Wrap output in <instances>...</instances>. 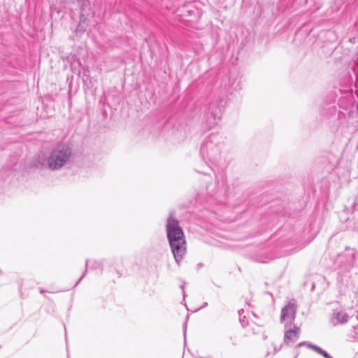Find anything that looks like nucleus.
<instances>
[{
    "label": "nucleus",
    "mask_w": 358,
    "mask_h": 358,
    "mask_svg": "<svg viewBox=\"0 0 358 358\" xmlns=\"http://www.w3.org/2000/svg\"><path fill=\"white\" fill-rule=\"evenodd\" d=\"M222 115V106L217 100L213 101L210 103L207 111L205 113L203 122L208 129H211L219 123Z\"/></svg>",
    "instance_id": "obj_4"
},
{
    "label": "nucleus",
    "mask_w": 358,
    "mask_h": 358,
    "mask_svg": "<svg viewBox=\"0 0 358 358\" xmlns=\"http://www.w3.org/2000/svg\"><path fill=\"white\" fill-rule=\"evenodd\" d=\"M221 181L218 180L217 182V188L216 189L210 190V186L207 187L208 192L211 195L213 196L215 194H218L220 192V189L222 188L225 183V180L224 176L222 174L220 175Z\"/></svg>",
    "instance_id": "obj_7"
},
{
    "label": "nucleus",
    "mask_w": 358,
    "mask_h": 358,
    "mask_svg": "<svg viewBox=\"0 0 358 358\" xmlns=\"http://www.w3.org/2000/svg\"><path fill=\"white\" fill-rule=\"evenodd\" d=\"M321 355H322L325 358H332L327 352L325 351H323L322 353L321 354Z\"/></svg>",
    "instance_id": "obj_11"
},
{
    "label": "nucleus",
    "mask_w": 358,
    "mask_h": 358,
    "mask_svg": "<svg viewBox=\"0 0 358 358\" xmlns=\"http://www.w3.org/2000/svg\"><path fill=\"white\" fill-rule=\"evenodd\" d=\"M72 157V149L66 144H58L45 155L39 156L38 164L43 168L58 171L69 163Z\"/></svg>",
    "instance_id": "obj_1"
},
{
    "label": "nucleus",
    "mask_w": 358,
    "mask_h": 358,
    "mask_svg": "<svg viewBox=\"0 0 358 358\" xmlns=\"http://www.w3.org/2000/svg\"><path fill=\"white\" fill-rule=\"evenodd\" d=\"M296 306L294 303L289 301L282 308L281 312V321L292 324L296 316Z\"/></svg>",
    "instance_id": "obj_5"
},
{
    "label": "nucleus",
    "mask_w": 358,
    "mask_h": 358,
    "mask_svg": "<svg viewBox=\"0 0 358 358\" xmlns=\"http://www.w3.org/2000/svg\"><path fill=\"white\" fill-rule=\"evenodd\" d=\"M299 334V328L295 327L294 329L287 330L284 336V341L287 344L294 343L297 341Z\"/></svg>",
    "instance_id": "obj_6"
},
{
    "label": "nucleus",
    "mask_w": 358,
    "mask_h": 358,
    "mask_svg": "<svg viewBox=\"0 0 358 358\" xmlns=\"http://www.w3.org/2000/svg\"><path fill=\"white\" fill-rule=\"evenodd\" d=\"M167 238L170 246H182L185 244L184 233L175 217L174 212L169 213L166 224Z\"/></svg>",
    "instance_id": "obj_3"
},
{
    "label": "nucleus",
    "mask_w": 358,
    "mask_h": 358,
    "mask_svg": "<svg viewBox=\"0 0 358 358\" xmlns=\"http://www.w3.org/2000/svg\"><path fill=\"white\" fill-rule=\"evenodd\" d=\"M221 142L222 137L218 134H210L203 140L200 148L201 157L213 171L212 166H216L221 159Z\"/></svg>",
    "instance_id": "obj_2"
},
{
    "label": "nucleus",
    "mask_w": 358,
    "mask_h": 358,
    "mask_svg": "<svg viewBox=\"0 0 358 358\" xmlns=\"http://www.w3.org/2000/svg\"><path fill=\"white\" fill-rule=\"evenodd\" d=\"M309 348L312 350H313L314 351H315L316 352L319 353V354H322V352L324 351L323 350H322L320 348L316 346V345H309Z\"/></svg>",
    "instance_id": "obj_9"
},
{
    "label": "nucleus",
    "mask_w": 358,
    "mask_h": 358,
    "mask_svg": "<svg viewBox=\"0 0 358 358\" xmlns=\"http://www.w3.org/2000/svg\"><path fill=\"white\" fill-rule=\"evenodd\" d=\"M353 222V226H350L352 229L358 231V214H357L352 220L350 221V223Z\"/></svg>",
    "instance_id": "obj_8"
},
{
    "label": "nucleus",
    "mask_w": 358,
    "mask_h": 358,
    "mask_svg": "<svg viewBox=\"0 0 358 358\" xmlns=\"http://www.w3.org/2000/svg\"><path fill=\"white\" fill-rule=\"evenodd\" d=\"M182 249V250H185V248H173L172 250V252L174 255V256L176 257V255L180 251V250Z\"/></svg>",
    "instance_id": "obj_10"
}]
</instances>
